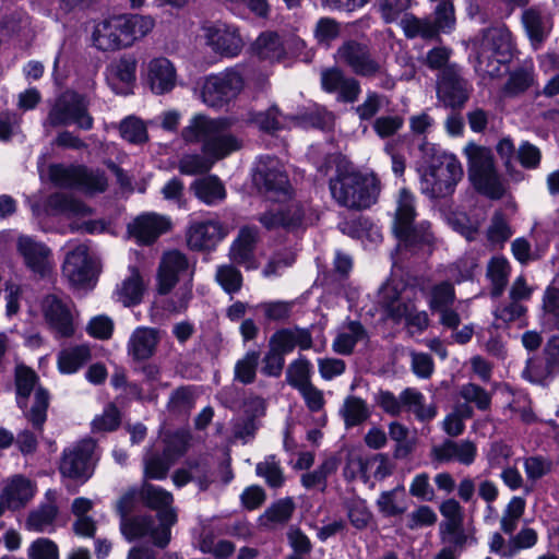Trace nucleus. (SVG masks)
Returning <instances> with one entry per match:
<instances>
[{"label":"nucleus","instance_id":"obj_36","mask_svg":"<svg viewBox=\"0 0 559 559\" xmlns=\"http://www.w3.org/2000/svg\"><path fill=\"white\" fill-rule=\"evenodd\" d=\"M191 189L195 197L207 205H215L226 198V190L216 176H206L195 180Z\"/></svg>","mask_w":559,"mask_h":559},{"label":"nucleus","instance_id":"obj_51","mask_svg":"<svg viewBox=\"0 0 559 559\" xmlns=\"http://www.w3.org/2000/svg\"><path fill=\"white\" fill-rule=\"evenodd\" d=\"M460 396L467 403L474 404L479 411H488L491 405V394L474 383H466L460 389Z\"/></svg>","mask_w":559,"mask_h":559},{"label":"nucleus","instance_id":"obj_24","mask_svg":"<svg viewBox=\"0 0 559 559\" xmlns=\"http://www.w3.org/2000/svg\"><path fill=\"white\" fill-rule=\"evenodd\" d=\"M189 272V263L185 254L179 251H169L164 254L158 272V290L167 294L175 286L180 275Z\"/></svg>","mask_w":559,"mask_h":559},{"label":"nucleus","instance_id":"obj_31","mask_svg":"<svg viewBox=\"0 0 559 559\" xmlns=\"http://www.w3.org/2000/svg\"><path fill=\"white\" fill-rule=\"evenodd\" d=\"M522 22L532 46L538 49L551 32V19L539 10L531 8L523 12Z\"/></svg>","mask_w":559,"mask_h":559},{"label":"nucleus","instance_id":"obj_26","mask_svg":"<svg viewBox=\"0 0 559 559\" xmlns=\"http://www.w3.org/2000/svg\"><path fill=\"white\" fill-rule=\"evenodd\" d=\"M169 228V219L155 213L140 215L129 226L130 234L138 240V242L144 245L154 242Z\"/></svg>","mask_w":559,"mask_h":559},{"label":"nucleus","instance_id":"obj_28","mask_svg":"<svg viewBox=\"0 0 559 559\" xmlns=\"http://www.w3.org/2000/svg\"><path fill=\"white\" fill-rule=\"evenodd\" d=\"M160 341L159 331L154 328H136L127 344L129 356L136 361L147 360L154 356Z\"/></svg>","mask_w":559,"mask_h":559},{"label":"nucleus","instance_id":"obj_48","mask_svg":"<svg viewBox=\"0 0 559 559\" xmlns=\"http://www.w3.org/2000/svg\"><path fill=\"white\" fill-rule=\"evenodd\" d=\"M16 392H17V404L21 408L26 406V399L31 394L34 385L37 381L35 372L25 367L17 366L15 371Z\"/></svg>","mask_w":559,"mask_h":559},{"label":"nucleus","instance_id":"obj_27","mask_svg":"<svg viewBox=\"0 0 559 559\" xmlns=\"http://www.w3.org/2000/svg\"><path fill=\"white\" fill-rule=\"evenodd\" d=\"M35 492L34 481L22 475H15L3 487L0 499L5 509L17 510L31 501Z\"/></svg>","mask_w":559,"mask_h":559},{"label":"nucleus","instance_id":"obj_45","mask_svg":"<svg viewBox=\"0 0 559 559\" xmlns=\"http://www.w3.org/2000/svg\"><path fill=\"white\" fill-rule=\"evenodd\" d=\"M405 35L409 38L420 36L423 38H433L436 27L428 20H420L411 14H405L400 22Z\"/></svg>","mask_w":559,"mask_h":559},{"label":"nucleus","instance_id":"obj_39","mask_svg":"<svg viewBox=\"0 0 559 559\" xmlns=\"http://www.w3.org/2000/svg\"><path fill=\"white\" fill-rule=\"evenodd\" d=\"M91 359V350L87 345H78L62 349L58 355V369L61 373L76 372Z\"/></svg>","mask_w":559,"mask_h":559},{"label":"nucleus","instance_id":"obj_10","mask_svg":"<svg viewBox=\"0 0 559 559\" xmlns=\"http://www.w3.org/2000/svg\"><path fill=\"white\" fill-rule=\"evenodd\" d=\"M243 86L245 80L240 70L228 68L203 79L200 86V97L206 106L219 108L235 99Z\"/></svg>","mask_w":559,"mask_h":559},{"label":"nucleus","instance_id":"obj_16","mask_svg":"<svg viewBox=\"0 0 559 559\" xmlns=\"http://www.w3.org/2000/svg\"><path fill=\"white\" fill-rule=\"evenodd\" d=\"M336 60L361 76H373L382 70L381 64L371 57L368 47L355 40L346 41L337 49Z\"/></svg>","mask_w":559,"mask_h":559},{"label":"nucleus","instance_id":"obj_17","mask_svg":"<svg viewBox=\"0 0 559 559\" xmlns=\"http://www.w3.org/2000/svg\"><path fill=\"white\" fill-rule=\"evenodd\" d=\"M43 313L50 329L59 337L74 333L72 304L67 298L49 295L43 300Z\"/></svg>","mask_w":559,"mask_h":559},{"label":"nucleus","instance_id":"obj_38","mask_svg":"<svg viewBox=\"0 0 559 559\" xmlns=\"http://www.w3.org/2000/svg\"><path fill=\"white\" fill-rule=\"evenodd\" d=\"M365 337L366 331L362 325L357 321H350L341 328L332 346L337 354L348 355L353 352L357 342Z\"/></svg>","mask_w":559,"mask_h":559},{"label":"nucleus","instance_id":"obj_23","mask_svg":"<svg viewBox=\"0 0 559 559\" xmlns=\"http://www.w3.org/2000/svg\"><path fill=\"white\" fill-rule=\"evenodd\" d=\"M119 15L97 22L92 32L93 45L102 51H116L124 48Z\"/></svg>","mask_w":559,"mask_h":559},{"label":"nucleus","instance_id":"obj_30","mask_svg":"<svg viewBox=\"0 0 559 559\" xmlns=\"http://www.w3.org/2000/svg\"><path fill=\"white\" fill-rule=\"evenodd\" d=\"M47 214L63 215L69 219H83L91 216L92 210L81 201L63 193H55L47 201Z\"/></svg>","mask_w":559,"mask_h":559},{"label":"nucleus","instance_id":"obj_33","mask_svg":"<svg viewBox=\"0 0 559 559\" xmlns=\"http://www.w3.org/2000/svg\"><path fill=\"white\" fill-rule=\"evenodd\" d=\"M438 98L445 107H462L468 98L467 82L459 78H443L438 84Z\"/></svg>","mask_w":559,"mask_h":559},{"label":"nucleus","instance_id":"obj_35","mask_svg":"<svg viewBox=\"0 0 559 559\" xmlns=\"http://www.w3.org/2000/svg\"><path fill=\"white\" fill-rule=\"evenodd\" d=\"M253 50L260 59L271 62L280 61L286 55L284 40L273 32L262 33L254 41Z\"/></svg>","mask_w":559,"mask_h":559},{"label":"nucleus","instance_id":"obj_42","mask_svg":"<svg viewBox=\"0 0 559 559\" xmlns=\"http://www.w3.org/2000/svg\"><path fill=\"white\" fill-rule=\"evenodd\" d=\"M312 365L305 357L292 361L286 370L287 383L296 390L311 384Z\"/></svg>","mask_w":559,"mask_h":559},{"label":"nucleus","instance_id":"obj_37","mask_svg":"<svg viewBox=\"0 0 559 559\" xmlns=\"http://www.w3.org/2000/svg\"><path fill=\"white\" fill-rule=\"evenodd\" d=\"M402 411L412 412L421 421L431 420L436 417L437 411L432 405L425 404V396L414 388H406L401 392Z\"/></svg>","mask_w":559,"mask_h":559},{"label":"nucleus","instance_id":"obj_60","mask_svg":"<svg viewBox=\"0 0 559 559\" xmlns=\"http://www.w3.org/2000/svg\"><path fill=\"white\" fill-rule=\"evenodd\" d=\"M120 134L131 143H143L147 140L146 127L135 117H128L120 123Z\"/></svg>","mask_w":559,"mask_h":559},{"label":"nucleus","instance_id":"obj_19","mask_svg":"<svg viewBox=\"0 0 559 559\" xmlns=\"http://www.w3.org/2000/svg\"><path fill=\"white\" fill-rule=\"evenodd\" d=\"M138 61L133 56H123L112 61L106 70V80L116 94L128 95L132 92Z\"/></svg>","mask_w":559,"mask_h":559},{"label":"nucleus","instance_id":"obj_52","mask_svg":"<svg viewBox=\"0 0 559 559\" xmlns=\"http://www.w3.org/2000/svg\"><path fill=\"white\" fill-rule=\"evenodd\" d=\"M255 471L271 487H281L284 483L280 462L274 455H269L263 462L258 463Z\"/></svg>","mask_w":559,"mask_h":559},{"label":"nucleus","instance_id":"obj_59","mask_svg":"<svg viewBox=\"0 0 559 559\" xmlns=\"http://www.w3.org/2000/svg\"><path fill=\"white\" fill-rule=\"evenodd\" d=\"M28 559H59V548L55 542L39 537L27 548Z\"/></svg>","mask_w":559,"mask_h":559},{"label":"nucleus","instance_id":"obj_40","mask_svg":"<svg viewBox=\"0 0 559 559\" xmlns=\"http://www.w3.org/2000/svg\"><path fill=\"white\" fill-rule=\"evenodd\" d=\"M509 261L502 255H496L490 259L487 265V277L491 283V295L499 297L510 276Z\"/></svg>","mask_w":559,"mask_h":559},{"label":"nucleus","instance_id":"obj_58","mask_svg":"<svg viewBox=\"0 0 559 559\" xmlns=\"http://www.w3.org/2000/svg\"><path fill=\"white\" fill-rule=\"evenodd\" d=\"M455 298L453 286L443 282L432 287L429 295V307L432 311L450 307Z\"/></svg>","mask_w":559,"mask_h":559},{"label":"nucleus","instance_id":"obj_13","mask_svg":"<svg viewBox=\"0 0 559 559\" xmlns=\"http://www.w3.org/2000/svg\"><path fill=\"white\" fill-rule=\"evenodd\" d=\"M70 123H75L84 130L93 127V119L87 112L85 97L74 92H66L55 102L44 126L47 128L48 126L59 127Z\"/></svg>","mask_w":559,"mask_h":559},{"label":"nucleus","instance_id":"obj_56","mask_svg":"<svg viewBox=\"0 0 559 559\" xmlns=\"http://www.w3.org/2000/svg\"><path fill=\"white\" fill-rule=\"evenodd\" d=\"M394 463L385 454L379 453L367 457V480H382L393 472Z\"/></svg>","mask_w":559,"mask_h":559},{"label":"nucleus","instance_id":"obj_29","mask_svg":"<svg viewBox=\"0 0 559 559\" xmlns=\"http://www.w3.org/2000/svg\"><path fill=\"white\" fill-rule=\"evenodd\" d=\"M257 241L258 229L249 226L242 227L230 246L229 257L231 261L246 269H255L254 248Z\"/></svg>","mask_w":559,"mask_h":559},{"label":"nucleus","instance_id":"obj_43","mask_svg":"<svg viewBox=\"0 0 559 559\" xmlns=\"http://www.w3.org/2000/svg\"><path fill=\"white\" fill-rule=\"evenodd\" d=\"M174 465L171 459L163 454L147 451L143 459V473L145 479H164Z\"/></svg>","mask_w":559,"mask_h":559},{"label":"nucleus","instance_id":"obj_3","mask_svg":"<svg viewBox=\"0 0 559 559\" xmlns=\"http://www.w3.org/2000/svg\"><path fill=\"white\" fill-rule=\"evenodd\" d=\"M140 496L148 508L158 512L159 524L155 526L154 521L148 516L128 519L123 508L129 499L124 497L118 506L121 513V532L130 542L135 538L150 537L156 546L165 547L170 540V527L177 521L176 511L171 507L173 495L162 487L144 483Z\"/></svg>","mask_w":559,"mask_h":559},{"label":"nucleus","instance_id":"obj_44","mask_svg":"<svg viewBox=\"0 0 559 559\" xmlns=\"http://www.w3.org/2000/svg\"><path fill=\"white\" fill-rule=\"evenodd\" d=\"M341 414L345 425L353 427L361 424L369 417V409L364 400L356 396H348L344 401Z\"/></svg>","mask_w":559,"mask_h":559},{"label":"nucleus","instance_id":"obj_41","mask_svg":"<svg viewBox=\"0 0 559 559\" xmlns=\"http://www.w3.org/2000/svg\"><path fill=\"white\" fill-rule=\"evenodd\" d=\"M251 121L265 132H275L295 124L294 119L281 115L275 106L270 107L265 111L254 114Z\"/></svg>","mask_w":559,"mask_h":559},{"label":"nucleus","instance_id":"obj_57","mask_svg":"<svg viewBox=\"0 0 559 559\" xmlns=\"http://www.w3.org/2000/svg\"><path fill=\"white\" fill-rule=\"evenodd\" d=\"M215 278L227 294L239 292L242 285L241 273L233 265L218 266Z\"/></svg>","mask_w":559,"mask_h":559},{"label":"nucleus","instance_id":"obj_14","mask_svg":"<svg viewBox=\"0 0 559 559\" xmlns=\"http://www.w3.org/2000/svg\"><path fill=\"white\" fill-rule=\"evenodd\" d=\"M96 443L84 439L63 451L59 471L63 477L86 481L94 473Z\"/></svg>","mask_w":559,"mask_h":559},{"label":"nucleus","instance_id":"obj_55","mask_svg":"<svg viewBox=\"0 0 559 559\" xmlns=\"http://www.w3.org/2000/svg\"><path fill=\"white\" fill-rule=\"evenodd\" d=\"M436 27V35L439 32L450 33L455 26L453 0L440 2L435 9V20L431 22Z\"/></svg>","mask_w":559,"mask_h":559},{"label":"nucleus","instance_id":"obj_46","mask_svg":"<svg viewBox=\"0 0 559 559\" xmlns=\"http://www.w3.org/2000/svg\"><path fill=\"white\" fill-rule=\"evenodd\" d=\"M259 359V352L249 350L241 359L236 362L235 379L243 384L253 382L255 379Z\"/></svg>","mask_w":559,"mask_h":559},{"label":"nucleus","instance_id":"obj_63","mask_svg":"<svg viewBox=\"0 0 559 559\" xmlns=\"http://www.w3.org/2000/svg\"><path fill=\"white\" fill-rule=\"evenodd\" d=\"M189 444V435L187 432H176L169 436L164 447V455L171 459L175 463L185 454Z\"/></svg>","mask_w":559,"mask_h":559},{"label":"nucleus","instance_id":"obj_20","mask_svg":"<svg viewBox=\"0 0 559 559\" xmlns=\"http://www.w3.org/2000/svg\"><path fill=\"white\" fill-rule=\"evenodd\" d=\"M431 456L440 463L456 462L465 466L472 465L477 456V447L471 440H445L431 449Z\"/></svg>","mask_w":559,"mask_h":559},{"label":"nucleus","instance_id":"obj_9","mask_svg":"<svg viewBox=\"0 0 559 559\" xmlns=\"http://www.w3.org/2000/svg\"><path fill=\"white\" fill-rule=\"evenodd\" d=\"M511 33L504 27L489 28L484 33L480 51L475 66L483 78H495L501 73L504 63L512 55Z\"/></svg>","mask_w":559,"mask_h":559},{"label":"nucleus","instance_id":"obj_25","mask_svg":"<svg viewBox=\"0 0 559 559\" xmlns=\"http://www.w3.org/2000/svg\"><path fill=\"white\" fill-rule=\"evenodd\" d=\"M17 251L33 272L45 275L50 271V250L28 236H20Z\"/></svg>","mask_w":559,"mask_h":559},{"label":"nucleus","instance_id":"obj_6","mask_svg":"<svg viewBox=\"0 0 559 559\" xmlns=\"http://www.w3.org/2000/svg\"><path fill=\"white\" fill-rule=\"evenodd\" d=\"M414 294L412 287L392 280L379 289L378 304L388 318L395 322L405 321L407 325L423 331L428 326L429 319L425 311H416Z\"/></svg>","mask_w":559,"mask_h":559},{"label":"nucleus","instance_id":"obj_8","mask_svg":"<svg viewBox=\"0 0 559 559\" xmlns=\"http://www.w3.org/2000/svg\"><path fill=\"white\" fill-rule=\"evenodd\" d=\"M468 158L469 179L475 189L490 199H501L506 193V186L498 175L491 151L476 144L465 147Z\"/></svg>","mask_w":559,"mask_h":559},{"label":"nucleus","instance_id":"obj_64","mask_svg":"<svg viewBox=\"0 0 559 559\" xmlns=\"http://www.w3.org/2000/svg\"><path fill=\"white\" fill-rule=\"evenodd\" d=\"M340 35V25L330 17H322L314 28V37L319 44L330 46Z\"/></svg>","mask_w":559,"mask_h":559},{"label":"nucleus","instance_id":"obj_1","mask_svg":"<svg viewBox=\"0 0 559 559\" xmlns=\"http://www.w3.org/2000/svg\"><path fill=\"white\" fill-rule=\"evenodd\" d=\"M229 124L227 119L194 116L182 130V138L187 142H201L204 155H183L179 160V171L189 176L206 173L217 160L237 151L240 142L227 131Z\"/></svg>","mask_w":559,"mask_h":559},{"label":"nucleus","instance_id":"obj_21","mask_svg":"<svg viewBox=\"0 0 559 559\" xmlns=\"http://www.w3.org/2000/svg\"><path fill=\"white\" fill-rule=\"evenodd\" d=\"M145 78L151 91L162 95L176 86L177 73L169 59L156 57L147 62Z\"/></svg>","mask_w":559,"mask_h":559},{"label":"nucleus","instance_id":"obj_32","mask_svg":"<svg viewBox=\"0 0 559 559\" xmlns=\"http://www.w3.org/2000/svg\"><path fill=\"white\" fill-rule=\"evenodd\" d=\"M119 21L124 48L145 37L154 27V20L144 15L122 14L119 15Z\"/></svg>","mask_w":559,"mask_h":559},{"label":"nucleus","instance_id":"obj_54","mask_svg":"<svg viewBox=\"0 0 559 559\" xmlns=\"http://www.w3.org/2000/svg\"><path fill=\"white\" fill-rule=\"evenodd\" d=\"M438 520L437 513L429 506H419L409 512L405 518L407 528L415 531L429 527L436 524Z\"/></svg>","mask_w":559,"mask_h":559},{"label":"nucleus","instance_id":"obj_50","mask_svg":"<svg viewBox=\"0 0 559 559\" xmlns=\"http://www.w3.org/2000/svg\"><path fill=\"white\" fill-rule=\"evenodd\" d=\"M405 488L403 485L392 490L384 491L378 499V507L382 513L389 516L401 514L405 511V506L400 501V497H404Z\"/></svg>","mask_w":559,"mask_h":559},{"label":"nucleus","instance_id":"obj_12","mask_svg":"<svg viewBox=\"0 0 559 559\" xmlns=\"http://www.w3.org/2000/svg\"><path fill=\"white\" fill-rule=\"evenodd\" d=\"M200 32V39L204 45L221 57L235 58L245 47V38L234 24L222 21L206 22Z\"/></svg>","mask_w":559,"mask_h":559},{"label":"nucleus","instance_id":"obj_15","mask_svg":"<svg viewBox=\"0 0 559 559\" xmlns=\"http://www.w3.org/2000/svg\"><path fill=\"white\" fill-rule=\"evenodd\" d=\"M49 178L58 187H75L86 192H102L107 187L104 174L88 170L82 166L51 165Z\"/></svg>","mask_w":559,"mask_h":559},{"label":"nucleus","instance_id":"obj_7","mask_svg":"<svg viewBox=\"0 0 559 559\" xmlns=\"http://www.w3.org/2000/svg\"><path fill=\"white\" fill-rule=\"evenodd\" d=\"M416 216L415 198L407 190H402L397 199L396 216L394 222V233L399 239V247L402 246L416 251L429 247L432 243L433 236L430 233V224L423 222L413 227L412 223Z\"/></svg>","mask_w":559,"mask_h":559},{"label":"nucleus","instance_id":"obj_18","mask_svg":"<svg viewBox=\"0 0 559 559\" xmlns=\"http://www.w3.org/2000/svg\"><path fill=\"white\" fill-rule=\"evenodd\" d=\"M228 235V228L217 219L194 221L187 231L191 249L211 250Z\"/></svg>","mask_w":559,"mask_h":559},{"label":"nucleus","instance_id":"obj_62","mask_svg":"<svg viewBox=\"0 0 559 559\" xmlns=\"http://www.w3.org/2000/svg\"><path fill=\"white\" fill-rule=\"evenodd\" d=\"M197 394L191 388H179L176 390L169 400V408L178 414L187 413L195 403Z\"/></svg>","mask_w":559,"mask_h":559},{"label":"nucleus","instance_id":"obj_47","mask_svg":"<svg viewBox=\"0 0 559 559\" xmlns=\"http://www.w3.org/2000/svg\"><path fill=\"white\" fill-rule=\"evenodd\" d=\"M512 234L506 216L501 212L495 213L487 229L488 242L492 246H503Z\"/></svg>","mask_w":559,"mask_h":559},{"label":"nucleus","instance_id":"obj_34","mask_svg":"<svg viewBox=\"0 0 559 559\" xmlns=\"http://www.w3.org/2000/svg\"><path fill=\"white\" fill-rule=\"evenodd\" d=\"M144 283L139 270L129 266V275L117 286L116 295L124 306L136 305L142 300Z\"/></svg>","mask_w":559,"mask_h":559},{"label":"nucleus","instance_id":"obj_22","mask_svg":"<svg viewBox=\"0 0 559 559\" xmlns=\"http://www.w3.org/2000/svg\"><path fill=\"white\" fill-rule=\"evenodd\" d=\"M46 501L33 509L26 519L25 528L35 533H51L56 528L58 516L57 492L48 490L45 495Z\"/></svg>","mask_w":559,"mask_h":559},{"label":"nucleus","instance_id":"obj_49","mask_svg":"<svg viewBox=\"0 0 559 559\" xmlns=\"http://www.w3.org/2000/svg\"><path fill=\"white\" fill-rule=\"evenodd\" d=\"M525 510V500L521 497H513L507 508L503 511V515L501 518V530L506 534H512L519 524L520 519L522 518Z\"/></svg>","mask_w":559,"mask_h":559},{"label":"nucleus","instance_id":"obj_53","mask_svg":"<svg viewBox=\"0 0 559 559\" xmlns=\"http://www.w3.org/2000/svg\"><path fill=\"white\" fill-rule=\"evenodd\" d=\"M533 83V66L522 67L511 73L503 88L506 95H516L524 92Z\"/></svg>","mask_w":559,"mask_h":559},{"label":"nucleus","instance_id":"obj_4","mask_svg":"<svg viewBox=\"0 0 559 559\" xmlns=\"http://www.w3.org/2000/svg\"><path fill=\"white\" fill-rule=\"evenodd\" d=\"M425 150L431 152V160L419 169V187L430 199H444L452 195L463 177V168L455 155L441 151L432 144Z\"/></svg>","mask_w":559,"mask_h":559},{"label":"nucleus","instance_id":"obj_5","mask_svg":"<svg viewBox=\"0 0 559 559\" xmlns=\"http://www.w3.org/2000/svg\"><path fill=\"white\" fill-rule=\"evenodd\" d=\"M333 199L342 206L362 210L377 202L380 182L373 174L354 169L338 170L330 180Z\"/></svg>","mask_w":559,"mask_h":559},{"label":"nucleus","instance_id":"obj_2","mask_svg":"<svg viewBox=\"0 0 559 559\" xmlns=\"http://www.w3.org/2000/svg\"><path fill=\"white\" fill-rule=\"evenodd\" d=\"M253 181L273 203L270 211L259 217L267 229L275 227L295 228L304 224V212L297 202L287 203L292 191L287 175L278 159L265 156L257 164Z\"/></svg>","mask_w":559,"mask_h":559},{"label":"nucleus","instance_id":"obj_61","mask_svg":"<svg viewBox=\"0 0 559 559\" xmlns=\"http://www.w3.org/2000/svg\"><path fill=\"white\" fill-rule=\"evenodd\" d=\"M525 310L522 305L513 300L509 305H500L493 310L495 322L492 326L497 329L506 326L510 322L521 318Z\"/></svg>","mask_w":559,"mask_h":559},{"label":"nucleus","instance_id":"obj_11","mask_svg":"<svg viewBox=\"0 0 559 559\" xmlns=\"http://www.w3.org/2000/svg\"><path fill=\"white\" fill-rule=\"evenodd\" d=\"M100 264L85 245H79L66 255L62 274L76 289H92L97 281Z\"/></svg>","mask_w":559,"mask_h":559}]
</instances>
